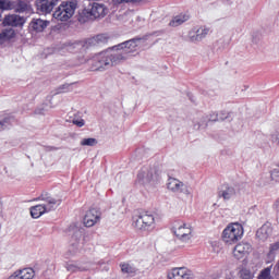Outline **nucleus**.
<instances>
[{
    "instance_id": "f257e3e1",
    "label": "nucleus",
    "mask_w": 279,
    "mask_h": 279,
    "mask_svg": "<svg viewBox=\"0 0 279 279\" xmlns=\"http://www.w3.org/2000/svg\"><path fill=\"white\" fill-rule=\"evenodd\" d=\"M143 43H145L143 38H133L114 46L111 51H105L94 56L89 61L93 71H106V69H112V66L122 64V62L130 60L134 56L138 46L143 45Z\"/></svg>"
},
{
    "instance_id": "f03ea898",
    "label": "nucleus",
    "mask_w": 279,
    "mask_h": 279,
    "mask_svg": "<svg viewBox=\"0 0 279 279\" xmlns=\"http://www.w3.org/2000/svg\"><path fill=\"white\" fill-rule=\"evenodd\" d=\"M40 199L44 202V204L31 207V216L33 219H38L43 217L45 213H51V210H56V208H58V206L61 204L60 199H56L49 193L41 194Z\"/></svg>"
},
{
    "instance_id": "7ed1b4c3",
    "label": "nucleus",
    "mask_w": 279,
    "mask_h": 279,
    "mask_svg": "<svg viewBox=\"0 0 279 279\" xmlns=\"http://www.w3.org/2000/svg\"><path fill=\"white\" fill-rule=\"evenodd\" d=\"M243 225L234 222L230 223L223 229L221 239L226 243V245H234V243L243 239Z\"/></svg>"
},
{
    "instance_id": "20e7f679",
    "label": "nucleus",
    "mask_w": 279,
    "mask_h": 279,
    "mask_svg": "<svg viewBox=\"0 0 279 279\" xmlns=\"http://www.w3.org/2000/svg\"><path fill=\"white\" fill-rule=\"evenodd\" d=\"M77 10V2L75 0L62 2L53 12V19L56 21L66 22L73 17Z\"/></svg>"
},
{
    "instance_id": "39448f33",
    "label": "nucleus",
    "mask_w": 279,
    "mask_h": 279,
    "mask_svg": "<svg viewBox=\"0 0 279 279\" xmlns=\"http://www.w3.org/2000/svg\"><path fill=\"white\" fill-rule=\"evenodd\" d=\"M133 226L136 230L149 231L156 228V218L151 214H140L133 216Z\"/></svg>"
},
{
    "instance_id": "423d86ee",
    "label": "nucleus",
    "mask_w": 279,
    "mask_h": 279,
    "mask_svg": "<svg viewBox=\"0 0 279 279\" xmlns=\"http://www.w3.org/2000/svg\"><path fill=\"white\" fill-rule=\"evenodd\" d=\"M173 233L182 243H191L193 239V227L186 222H175L172 227Z\"/></svg>"
},
{
    "instance_id": "0eeeda50",
    "label": "nucleus",
    "mask_w": 279,
    "mask_h": 279,
    "mask_svg": "<svg viewBox=\"0 0 279 279\" xmlns=\"http://www.w3.org/2000/svg\"><path fill=\"white\" fill-rule=\"evenodd\" d=\"M106 14H108V8L97 2H94L93 4H90V8H87L82 12V16L89 21H93L95 19H104Z\"/></svg>"
},
{
    "instance_id": "6e6552de",
    "label": "nucleus",
    "mask_w": 279,
    "mask_h": 279,
    "mask_svg": "<svg viewBox=\"0 0 279 279\" xmlns=\"http://www.w3.org/2000/svg\"><path fill=\"white\" fill-rule=\"evenodd\" d=\"M167 189L172 193H182L186 197H193V189L175 178L168 179Z\"/></svg>"
},
{
    "instance_id": "1a4fd4ad",
    "label": "nucleus",
    "mask_w": 279,
    "mask_h": 279,
    "mask_svg": "<svg viewBox=\"0 0 279 279\" xmlns=\"http://www.w3.org/2000/svg\"><path fill=\"white\" fill-rule=\"evenodd\" d=\"M0 10H14L21 14L27 11V3L23 0H0Z\"/></svg>"
},
{
    "instance_id": "9d476101",
    "label": "nucleus",
    "mask_w": 279,
    "mask_h": 279,
    "mask_svg": "<svg viewBox=\"0 0 279 279\" xmlns=\"http://www.w3.org/2000/svg\"><path fill=\"white\" fill-rule=\"evenodd\" d=\"M101 221V211L97 208H90L86 211L83 223L86 228H93V226H97Z\"/></svg>"
},
{
    "instance_id": "9b49d317",
    "label": "nucleus",
    "mask_w": 279,
    "mask_h": 279,
    "mask_svg": "<svg viewBox=\"0 0 279 279\" xmlns=\"http://www.w3.org/2000/svg\"><path fill=\"white\" fill-rule=\"evenodd\" d=\"M82 250V231L76 230L71 238L66 256H75Z\"/></svg>"
},
{
    "instance_id": "f8f14e48",
    "label": "nucleus",
    "mask_w": 279,
    "mask_h": 279,
    "mask_svg": "<svg viewBox=\"0 0 279 279\" xmlns=\"http://www.w3.org/2000/svg\"><path fill=\"white\" fill-rule=\"evenodd\" d=\"M250 254H252V244L247 242H240L233 248V256L236 258V260L247 258Z\"/></svg>"
},
{
    "instance_id": "ddd939ff",
    "label": "nucleus",
    "mask_w": 279,
    "mask_h": 279,
    "mask_svg": "<svg viewBox=\"0 0 279 279\" xmlns=\"http://www.w3.org/2000/svg\"><path fill=\"white\" fill-rule=\"evenodd\" d=\"M209 32L210 29H208L206 26L194 27L189 33V40H191V43H199L201 40H204L206 36H208Z\"/></svg>"
},
{
    "instance_id": "4468645a",
    "label": "nucleus",
    "mask_w": 279,
    "mask_h": 279,
    "mask_svg": "<svg viewBox=\"0 0 279 279\" xmlns=\"http://www.w3.org/2000/svg\"><path fill=\"white\" fill-rule=\"evenodd\" d=\"M191 276H193V274L186 267L172 268L167 274L168 279H191Z\"/></svg>"
},
{
    "instance_id": "2eb2a0df",
    "label": "nucleus",
    "mask_w": 279,
    "mask_h": 279,
    "mask_svg": "<svg viewBox=\"0 0 279 279\" xmlns=\"http://www.w3.org/2000/svg\"><path fill=\"white\" fill-rule=\"evenodd\" d=\"M155 175H156L155 168L144 167L140 170V172L137 174V180L142 184H149V182H151V180H154Z\"/></svg>"
},
{
    "instance_id": "dca6fc26",
    "label": "nucleus",
    "mask_w": 279,
    "mask_h": 279,
    "mask_svg": "<svg viewBox=\"0 0 279 279\" xmlns=\"http://www.w3.org/2000/svg\"><path fill=\"white\" fill-rule=\"evenodd\" d=\"M24 24H25V19L21 17V15H16V14L7 15L2 22V25L4 27H8V26L19 27Z\"/></svg>"
},
{
    "instance_id": "f3484780",
    "label": "nucleus",
    "mask_w": 279,
    "mask_h": 279,
    "mask_svg": "<svg viewBox=\"0 0 279 279\" xmlns=\"http://www.w3.org/2000/svg\"><path fill=\"white\" fill-rule=\"evenodd\" d=\"M59 1L60 0H39L38 10H40L43 14H51L54 5H58Z\"/></svg>"
},
{
    "instance_id": "a211bd4d",
    "label": "nucleus",
    "mask_w": 279,
    "mask_h": 279,
    "mask_svg": "<svg viewBox=\"0 0 279 279\" xmlns=\"http://www.w3.org/2000/svg\"><path fill=\"white\" fill-rule=\"evenodd\" d=\"M272 232L274 229L271 228L270 225H264L257 230L256 236L257 239H259V241H267V239L271 236Z\"/></svg>"
},
{
    "instance_id": "6ab92c4d",
    "label": "nucleus",
    "mask_w": 279,
    "mask_h": 279,
    "mask_svg": "<svg viewBox=\"0 0 279 279\" xmlns=\"http://www.w3.org/2000/svg\"><path fill=\"white\" fill-rule=\"evenodd\" d=\"M234 195H236V190L233 186L222 187L218 192V197H222L225 199V202L232 199V197H234Z\"/></svg>"
},
{
    "instance_id": "aec40b11",
    "label": "nucleus",
    "mask_w": 279,
    "mask_h": 279,
    "mask_svg": "<svg viewBox=\"0 0 279 279\" xmlns=\"http://www.w3.org/2000/svg\"><path fill=\"white\" fill-rule=\"evenodd\" d=\"M29 25L31 28L34 29V32H43L47 27V25H49V22L37 19L33 20Z\"/></svg>"
},
{
    "instance_id": "412c9836",
    "label": "nucleus",
    "mask_w": 279,
    "mask_h": 279,
    "mask_svg": "<svg viewBox=\"0 0 279 279\" xmlns=\"http://www.w3.org/2000/svg\"><path fill=\"white\" fill-rule=\"evenodd\" d=\"M15 275L19 279H33L36 272L32 268H23L15 271Z\"/></svg>"
},
{
    "instance_id": "4be33fe9",
    "label": "nucleus",
    "mask_w": 279,
    "mask_h": 279,
    "mask_svg": "<svg viewBox=\"0 0 279 279\" xmlns=\"http://www.w3.org/2000/svg\"><path fill=\"white\" fill-rule=\"evenodd\" d=\"M190 16L186 14H180L172 19V21L169 23L170 27H180L182 23H186L189 21Z\"/></svg>"
},
{
    "instance_id": "5701e85b",
    "label": "nucleus",
    "mask_w": 279,
    "mask_h": 279,
    "mask_svg": "<svg viewBox=\"0 0 279 279\" xmlns=\"http://www.w3.org/2000/svg\"><path fill=\"white\" fill-rule=\"evenodd\" d=\"M11 38H14V29H5L0 34V45H3V43H8V40H11Z\"/></svg>"
},
{
    "instance_id": "b1692460",
    "label": "nucleus",
    "mask_w": 279,
    "mask_h": 279,
    "mask_svg": "<svg viewBox=\"0 0 279 279\" xmlns=\"http://www.w3.org/2000/svg\"><path fill=\"white\" fill-rule=\"evenodd\" d=\"M65 268L68 271H71V274H75V271H85V268L80 266L78 264H75L73 262H69L65 265Z\"/></svg>"
},
{
    "instance_id": "393cba45",
    "label": "nucleus",
    "mask_w": 279,
    "mask_h": 279,
    "mask_svg": "<svg viewBox=\"0 0 279 279\" xmlns=\"http://www.w3.org/2000/svg\"><path fill=\"white\" fill-rule=\"evenodd\" d=\"M97 138L95 137H89V138H83L81 141V145L83 147H95V145H97Z\"/></svg>"
},
{
    "instance_id": "a878e982",
    "label": "nucleus",
    "mask_w": 279,
    "mask_h": 279,
    "mask_svg": "<svg viewBox=\"0 0 279 279\" xmlns=\"http://www.w3.org/2000/svg\"><path fill=\"white\" fill-rule=\"evenodd\" d=\"M95 45H106L108 43V37L104 34L97 35L93 38Z\"/></svg>"
},
{
    "instance_id": "bb28decb",
    "label": "nucleus",
    "mask_w": 279,
    "mask_h": 279,
    "mask_svg": "<svg viewBox=\"0 0 279 279\" xmlns=\"http://www.w3.org/2000/svg\"><path fill=\"white\" fill-rule=\"evenodd\" d=\"M120 267L122 274H136V268L130 264H121Z\"/></svg>"
},
{
    "instance_id": "cd10ccee",
    "label": "nucleus",
    "mask_w": 279,
    "mask_h": 279,
    "mask_svg": "<svg viewBox=\"0 0 279 279\" xmlns=\"http://www.w3.org/2000/svg\"><path fill=\"white\" fill-rule=\"evenodd\" d=\"M72 123L77 128H84V125L86 124L84 119H82V117H78V116H74V118L72 119Z\"/></svg>"
},
{
    "instance_id": "c85d7f7f",
    "label": "nucleus",
    "mask_w": 279,
    "mask_h": 279,
    "mask_svg": "<svg viewBox=\"0 0 279 279\" xmlns=\"http://www.w3.org/2000/svg\"><path fill=\"white\" fill-rule=\"evenodd\" d=\"M71 86H73V83H71V84L65 83V84L59 86L57 88V94L69 93V90H71Z\"/></svg>"
},
{
    "instance_id": "c756f323",
    "label": "nucleus",
    "mask_w": 279,
    "mask_h": 279,
    "mask_svg": "<svg viewBox=\"0 0 279 279\" xmlns=\"http://www.w3.org/2000/svg\"><path fill=\"white\" fill-rule=\"evenodd\" d=\"M10 125V118H1L0 117V132L5 130Z\"/></svg>"
},
{
    "instance_id": "7c9ffc66",
    "label": "nucleus",
    "mask_w": 279,
    "mask_h": 279,
    "mask_svg": "<svg viewBox=\"0 0 279 279\" xmlns=\"http://www.w3.org/2000/svg\"><path fill=\"white\" fill-rule=\"evenodd\" d=\"M241 279H254V274L247 269H244L241 271Z\"/></svg>"
},
{
    "instance_id": "2f4dec72",
    "label": "nucleus",
    "mask_w": 279,
    "mask_h": 279,
    "mask_svg": "<svg viewBox=\"0 0 279 279\" xmlns=\"http://www.w3.org/2000/svg\"><path fill=\"white\" fill-rule=\"evenodd\" d=\"M271 180H275V182H279V166H277L270 173Z\"/></svg>"
},
{
    "instance_id": "473e14b6",
    "label": "nucleus",
    "mask_w": 279,
    "mask_h": 279,
    "mask_svg": "<svg viewBox=\"0 0 279 279\" xmlns=\"http://www.w3.org/2000/svg\"><path fill=\"white\" fill-rule=\"evenodd\" d=\"M279 250V241L270 244V254H276Z\"/></svg>"
},
{
    "instance_id": "72a5a7b5",
    "label": "nucleus",
    "mask_w": 279,
    "mask_h": 279,
    "mask_svg": "<svg viewBox=\"0 0 279 279\" xmlns=\"http://www.w3.org/2000/svg\"><path fill=\"white\" fill-rule=\"evenodd\" d=\"M209 121H219V114L213 112L209 114V118H208Z\"/></svg>"
},
{
    "instance_id": "f704fd0d",
    "label": "nucleus",
    "mask_w": 279,
    "mask_h": 279,
    "mask_svg": "<svg viewBox=\"0 0 279 279\" xmlns=\"http://www.w3.org/2000/svg\"><path fill=\"white\" fill-rule=\"evenodd\" d=\"M272 208L276 213L279 214V198L274 203Z\"/></svg>"
},
{
    "instance_id": "c9c22d12",
    "label": "nucleus",
    "mask_w": 279,
    "mask_h": 279,
    "mask_svg": "<svg viewBox=\"0 0 279 279\" xmlns=\"http://www.w3.org/2000/svg\"><path fill=\"white\" fill-rule=\"evenodd\" d=\"M122 3H138V1H142V0H121Z\"/></svg>"
},
{
    "instance_id": "e433bc0d",
    "label": "nucleus",
    "mask_w": 279,
    "mask_h": 279,
    "mask_svg": "<svg viewBox=\"0 0 279 279\" xmlns=\"http://www.w3.org/2000/svg\"><path fill=\"white\" fill-rule=\"evenodd\" d=\"M226 119H230V113H227L225 117H220V121H226Z\"/></svg>"
},
{
    "instance_id": "4c0bfd02",
    "label": "nucleus",
    "mask_w": 279,
    "mask_h": 279,
    "mask_svg": "<svg viewBox=\"0 0 279 279\" xmlns=\"http://www.w3.org/2000/svg\"><path fill=\"white\" fill-rule=\"evenodd\" d=\"M8 279H20L16 275H15V272L13 274V275H11Z\"/></svg>"
},
{
    "instance_id": "58836bf2",
    "label": "nucleus",
    "mask_w": 279,
    "mask_h": 279,
    "mask_svg": "<svg viewBox=\"0 0 279 279\" xmlns=\"http://www.w3.org/2000/svg\"><path fill=\"white\" fill-rule=\"evenodd\" d=\"M275 143H277V145H279V134L275 137Z\"/></svg>"
},
{
    "instance_id": "ea45409f",
    "label": "nucleus",
    "mask_w": 279,
    "mask_h": 279,
    "mask_svg": "<svg viewBox=\"0 0 279 279\" xmlns=\"http://www.w3.org/2000/svg\"><path fill=\"white\" fill-rule=\"evenodd\" d=\"M0 21H1V15H0Z\"/></svg>"
}]
</instances>
